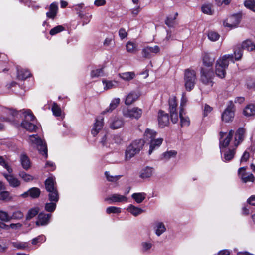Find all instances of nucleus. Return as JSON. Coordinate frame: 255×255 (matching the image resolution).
Wrapping results in <instances>:
<instances>
[{"label":"nucleus","mask_w":255,"mask_h":255,"mask_svg":"<svg viewBox=\"0 0 255 255\" xmlns=\"http://www.w3.org/2000/svg\"><path fill=\"white\" fill-rule=\"evenodd\" d=\"M24 217L23 213L20 210H16L13 212L10 216V220H20Z\"/></svg>","instance_id":"47"},{"label":"nucleus","mask_w":255,"mask_h":255,"mask_svg":"<svg viewBox=\"0 0 255 255\" xmlns=\"http://www.w3.org/2000/svg\"><path fill=\"white\" fill-rule=\"evenodd\" d=\"M183 114L184 112H179L181 126L182 127L188 126L190 124L189 119L187 117H184Z\"/></svg>","instance_id":"45"},{"label":"nucleus","mask_w":255,"mask_h":255,"mask_svg":"<svg viewBox=\"0 0 255 255\" xmlns=\"http://www.w3.org/2000/svg\"><path fill=\"white\" fill-rule=\"evenodd\" d=\"M122 113L125 118L137 120L141 117L142 114V110L138 107L125 108L123 110Z\"/></svg>","instance_id":"8"},{"label":"nucleus","mask_w":255,"mask_h":255,"mask_svg":"<svg viewBox=\"0 0 255 255\" xmlns=\"http://www.w3.org/2000/svg\"><path fill=\"white\" fill-rule=\"evenodd\" d=\"M119 35L121 39H123L127 36L128 33L125 29L121 28L119 31Z\"/></svg>","instance_id":"63"},{"label":"nucleus","mask_w":255,"mask_h":255,"mask_svg":"<svg viewBox=\"0 0 255 255\" xmlns=\"http://www.w3.org/2000/svg\"><path fill=\"white\" fill-rule=\"evenodd\" d=\"M0 165L5 168L9 173H12L13 170L12 168L9 166L6 162L5 160L2 156H0Z\"/></svg>","instance_id":"51"},{"label":"nucleus","mask_w":255,"mask_h":255,"mask_svg":"<svg viewBox=\"0 0 255 255\" xmlns=\"http://www.w3.org/2000/svg\"><path fill=\"white\" fill-rule=\"evenodd\" d=\"M45 186L48 193L49 200L57 202L59 200V194L56 187L55 179L52 177L48 178L45 181Z\"/></svg>","instance_id":"3"},{"label":"nucleus","mask_w":255,"mask_h":255,"mask_svg":"<svg viewBox=\"0 0 255 255\" xmlns=\"http://www.w3.org/2000/svg\"><path fill=\"white\" fill-rule=\"evenodd\" d=\"M64 29V27L62 25H58L52 29H51L50 31V34L51 35H54L62 31Z\"/></svg>","instance_id":"55"},{"label":"nucleus","mask_w":255,"mask_h":255,"mask_svg":"<svg viewBox=\"0 0 255 255\" xmlns=\"http://www.w3.org/2000/svg\"><path fill=\"white\" fill-rule=\"evenodd\" d=\"M212 111V108L207 104H205L203 108V115L204 117L207 116L209 113Z\"/></svg>","instance_id":"62"},{"label":"nucleus","mask_w":255,"mask_h":255,"mask_svg":"<svg viewBox=\"0 0 255 255\" xmlns=\"http://www.w3.org/2000/svg\"><path fill=\"white\" fill-rule=\"evenodd\" d=\"M140 96V93L138 91H131L126 97L125 104L130 105L136 101Z\"/></svg>","instance_id":"22"},{"label":"nucleus","mask_w":255,"mask_h":255,"mask_svg":"<svg viewBox=\"0 0 255 255\" xmlns=\"http://www.w3.org/2000/svg\"><path fill=\"white\" fill-rule=\"evenodd\" d=\"M102 82L104 85V89L106 90L115 88L116 85L118 84V82L115 80H103Z\"/></svg>","instance_id":"36"},{"label":"nucleus","mask_w":255,"mask_h":255,"mask_svg":"<svg viewBox=\"0 0 255 255\" xmlns=\"http://www.w3.org/2000/svg\"><path fill=\"white\" fill-rule=\"evenodd\" d=\"M56 203L54 201H51V202L46 203L45 205V210L50 212L54 211L56 207Z\"/></svg>","instance_id":"49"},{"label":"nucleus","mask_w":255,"mask_h":255,"mask_svg":"<svg viewBox=\"0 0 255 255\" xmlns=\"http://www.w3.org/2000/svg\"><path fill=\"white\" fill-rule=\"evenodd\" d=\"M219 35L216 32L210 31L208 34V38L212 41H216L219 38Z\"/></svg>","instance_id":"56"},{"label":"nucleus","mask_w":255,"mask_h":255,"mask_svg":"<svg viewBox=\"0 0 255 255\" xmlns=\"http://www.w3.org/2000/svg\"><path fill=\"white\" fill-rule=\"evenodd\" d=\"M39 212V209L38 207L31 208L28 210L26 216L27 220H29L38 214Z\"/></svg>","instance_id":"40"},{"label":"nucleus","mask_w":255,"mask_h":255,"mask_svg":"<svg viewBox=\"0 0 255 255\" xmlns=\"http://www.w3.org/2000/svg\"><path fill=\"white\" fill-rule=\"evenodd\" d=\"M154 229L157 236H160L166 231V227L163 223L156 222L154 223Z\"/></svg>","instance_id":"26"},{"label":"nucleus","mask_w":255,"mask_h":255,"mask_svg":"<svg viewBox=\"0 0 255 255\" xmlns=\"http://www.w3.org/2000/svg\"><path fill=\"white\" fill-rule=\"evenodd\" d=\"M242 51L243 49H242L241 46H238L236 48L234 52L235 59L236 60H239L241 58L243 55Z\"/></svg>","instance_id":"52"},{"label":"nucleus","mask_w":255,"mask_h":255,"mask_svg":"<svg viewBox=\"0 0 255 255\" xmlns=\"http://www.w3.org/2000/svg\"><path fill=\"white\" fill-rule=\"evenodd\" d=\"M12 244L13 247L17 249H25L28 246L26 243L15 242L12 243Z\"/></svg>","instance_id":"59"},{"label":"nucleus","mask_w":255,"mask_h":255,"mask_svg":"<svg viewBox=\"0 0 255 255\" xmlns=\"http://www.w3.org/2000/svg\"><path fill=\"white\" fill-rule=\"evenodd\" d=\"M160 50V47L157 45L153 47L147 46L142 49L141 53L144 58L149 59L159 53Z\"/></svg>","instance_id":"10"},{"label":"nucleus","mask_w":255,"mask_h":255,"mask_svg":"<svg viewBox=\"0 0 255 255\" xmlns=\"http://www.w3.org/2000/svg\"><path fill=\"white\" fill-rule=\"evenodd\" d=\"M105 175L107 180L109 182H116L122 177L121 175H112L109 171H106L105 172Z\"/></svg>","instance_id":"43"},{"label":"nucleus","mask_w":255,"mask_h":255,"mask_svg":"<svg viewBox=\"0 0 255 255\" xmlns=\"http://www.w3.org/2000/svg\"><path fill=\"white\" fill-rule=\"evenodd\" d=\"M30 76V73L29 71L24 69L19 70L17 68V79L24 80Z\"/></svg>","instance_id":"37"},{"label":"nucleus","mask_w":255,"mask_h":255,"mask_svg":"<svg viewBox=\"0 0 255 255\" xmlns=\"http://www.w3.org/2000/svg\"><path fill=\"white\" fill-rule=\"evenodd\" d=\"M127 51L131 53H135L138 51V45L133 42L128 41L126 44Z\"/></svg>","instance_id":"33"},{"label":"nucleus","mask_w":255,"mask_h":255,"mask_svg":"<svg viewBox=\"0 0 255 255\" xmlns=\"http://www.w3.org/2000/svg\"><path fill=\"white\" fill-rule=\"evenodd\" d=\"M146 194L144 192L133 193L131 197L138 204L141 203L146 198Z\"/></svg>","instance_id":"34"},{"label":"nucleus","mask_w":255,"mask_h":255,"mask_svg":"<svg viewBox=\"0 0 255 255\" xmlns=\"http://www.w3.org/2000/svg\"><path fill=\"white\" fill-rule=\"evenodd\" d=\"M153 171L152 168L147 167L141 171L140 176L142 178H149L152 176Z\"/></svg>","instance_id":"38"},{"label":"nucleus","mask_w":255,"mask_h":255,"mask_svg":"<svg viewBox=\"0 0 255 255\" xmlns=\"http://www.w3.org/2000/svg\"><path fill=\"white\" fill-rule=\"evenodd\" d=\"M170 117L173 123H176L178 121V114L176 110L170 111Z\"/></svg>","instance_id":"60"},{"label":"nucleus","mask_w":255,"mask_h":255,"mask_svg":"<svg viewBox=\"0 0 255 255\" xmlns=\"http://www.w3.org/2000/svg\"><path fill=\"white\" fill-rule=\"evenodd\" d=\"M169 111L176 110L177 106V99L176 97L172 96L169 99Z\"/></svg>","instance_id":"42"},{"label":"nucleus","mask_w":255,"mask_h":255,"mask_svg":"<svg viewBox=\"0 0 255 255\" xmlns=\"http://www.w3.org/2000/svg\"><path fill=\"white\" fill-rule=\"evenodd\" d=\"M245 167L240 168L238 170V174L243 183H246L249 182H254L255 177L253 174L246 172Z\"/></svg>","instance_id":"13"},{"label":"nucleus","mask_w":255,"mask_h":255,"mask_svg":"<svg viewBox=\"0 0 255 255\" xmlns=\"http://www.w3.org/2000/svg\"><path fill=\"white\" fill-rule=\"evenodd\" d=\"M118 76L122 79L126 81H129L135 77V74L134 72H126L119 73Z\"/></svg>","instance_id":"31"},{"label":"nucleus","mask_w":255,"mask_h":255,"mask_svg":"<svg viewBox=\"0 0 255 255\" xmlns=\"http://www.w3.org/2000/svg\"><path fill=\"white\" fill-rule=\"evenodd\" d=\"M144 142L141 139L135 140L127 147L125 152V159L129 160L142 149Z\"/></svg>","instance_id":"2"},{"label":"nucleus","mask_w":255,"mask_h":255,"mask_svg":"<svg viewBox=\"0 0 255 255\" xmlns=\"http://www.w3.org/2000/svg\"><path fill=\"white\" fill-rule=\"evenodd\" d=\"M121 212V209L119 207L115 206L109 207L106 209V213L107 214L111 213H120Z\"/></svg>","instance_id":"54"},{"label":"nucleus","mask_w":255,"mask_h":255,"mask_svg":"<svg viewBox=\"0 0 255 255\" xmlns=\"http://www.w3.org/2000/svg\"><path fill=\"white\" fill-rule=\"evenodd\" d=\"M242 49L248 51H255V45L251 40H247L242 42L241 46Z\"/></svg>","instance_id":"32"},{"label":"nucleus","mask_w":255,"mask_h":255,"mask_svg":"<svg viewBox=\"0 0 255 255\" xmlns=\"http://www.w3.org/2000/svg\"><path fill=\"white\" fill-rule=\"evenodd\" d=\"M58 3L56 2L52 3L49 7V11L46 12L47 18L54 19L58 13Z\"/></svg>","instance_id":"23"},{"label":"nucleus","mask_w":255,"mask_h":255,"mask_svg":"<svg viewBox=\"0 0 255 255\" xmlns=\"http://www.w3.org/2000/svg\"><path fill=\"white\" fill-rule=\"evenodd\" d=\"M236 148L234 146L231 145L230 148L223 149V151H221L222 156L223 160L225 162L229 161L232 160L235 154Z\"/></svg>","instance_id":"14"},{"label":"nucleus","mask_w":255,"mask_h":255,"mask_svg":"<svg viewBox=\"0 0 255 255\" xmlns=\"http://www.w3.org/2000/svg\"><path fill=\"white\" fill-rule=\"evenodd\" d=\"M158 119L159 125L161 128L168 126L169 123V118L168 114L163 111H159Z\"/></svg>","instance_id":"17"},{"label":"nucleus","mask_w":255,"mask_h":255,"mask_svg":"<svg viewBox=\"0 0 255 255\" xmlns=\"http://www.w3.org/2000/svg\"><path fill=\"white\" fill-rule=\"evenodd\" d=\"M45 240H46L45 237L44 235H40V236H39L38 237H37L36 238H34L32 240V244L33 245H36L38 242H41L42 243V242H43L45 241Z\"/></svg>","instance_id":"61"},{"label":"nucleus","mask_w":255,"mask_h":255,"mask_svg":"<svg viewBox=\"0 0 255 255\" xmlns=\"http://www.w3.org/2000/svg\"><path fill=\"white\" fill-rule=\"evenodd\" d=\"M234 133L233 130H230L228 134L226 132H220L219 146L221 151H223V149H225L229 145Z\"/></svg>","instance_id":"9"},{"label":"nucleus","mask_w":255,"mask_h":255,"mask_svg":"<svg viewBox=\"0 0 255 255\" xmlns=\"http://www.w3.org/2000/svg\"><path fill=\"white\" fill-rule=\"evenodd\" d=\"M104 76L103 68L92 70L90 73L92 78H98Z\"/></svg>","instance_id":"41"},{"label":"nucleus","mask_w":255,"mask_h":255,"mask_svg":"<svg viewBox=\"0 0 255 255\" xmlns=\"http://www.w3.org/2000/svg\"><path fill=\"white\" fill-rule=\"evenodd\" d=\"M163 141L162 138H157L150 141L148 153L150 155L154 150L158 149Z\"/></svg>","instance_id":"24"},{"label":"nucleus","mask_w":255,"mask_h":255,"mask_svg":"<svg viewBox=\"0 0 255 255\" xmlns=\"http://www.w3.org/2000/svg\"><path fill=\"white\" fill-rule=\"evenodd\" d=\"M177 154V152L175 150L168 151L163 153V158L165 159H169L170 158L175 157Z\"/></svg>","instance_id":"57"},{"label":"nucleus","mask_w":255,"mask_h":255,"mask_svg":"<svg viewBox=\"0 0 255 255\" xmlns=\"http://www.w3.org/2000/svg\"><path fill=\"white\" fill-rule=\"evenodd\" d=\"M120 99L119 98L114 99L111 102L109 108H107L105 111H104L102 113L104 114L107 112H111L113 110L118 107L120 104Z\"/></svg>","instance_id":"30"},{"label":"nucleus","mask_w":255,"mask_h":255,"mask_svg":"<svg viewBox=\"0 0 255 255\" xmlns=\"http://www.w3.org/2000/svg\"><path fill=\"white\" fill-rule=\"evenodd\" d=\"M52 110L53 112V114L55 116H59L61 115V108L58 106V105L54 103L52 106Z\"/></svg>","instance_id":"58"},{"label":"nucleus","mask_w":255,"mask_h":255,"mask_svg":"<svg viewBox=\"0 0 255 255\" xmlns=\"http://www.w3.org/2000/svg\"><path fill=\"white\" fill-rule=\"evenodd\" d=\"M188 102V98L186 95L185 93H183L182 94V97L181 98L180 104V112H184V107L186 106Z\"/></svg>","instance_id":"46"},{"label":"nucleus","mask_w":255,"mask_h":255,"mask_svg":"<svg viewBox=\"0 0 255 255\" xmlns=\"http://www.w3.org/2000/svg\"><path fill=\"white\" fill-rule=\"evenodd\" d=\"M29 195L32 198H36L39 196L40 190L39 188L33 187L29 190Z\"/></svg>","instance_id":"48"},{"label":"nucleus","mask_w":255,"mask_h":255,"mask_svg":"<svg viewBox=\"0 0 255 255\" xmlns=\"http://www.w3.org/2000/svg\"><path fill=\"white\" fill-rule=\"evenodd\" d=\"M201 10L204 14L212 15L213 13L212 5L210 4H205L203 5L201 7Z\"/></svg>","instance_id":"44"},{"label":"nucleus","mask_w":255,"mask_h":255,"mask_svg":"<svg viewBox=\"0 0 255 255\" xmlns=\"http://www.w3.org/2000/svg\"><path fill=\"white\" fill-rule=\"evenodd\" d=\"M200 79L201 82L206 85L212 87L213 84V79L214 76L212 68H202Z\"/></svg>","instance_id":"7"},{"label":"nucleus","mask_w":255,"mask_h":255,"mask_svg":"<svg viewBox=\"0 0 255 255\" xmlns=\"http://www.w3.org/2000/svg\"><path fill=\"white\" fill-rule=\"evenodd\" d=\"M104 123V118L101 117L97 118L95 123L94 124L93 128L91 130V133L95 136L99 133V131L102 128Z\"/></svg>","instance_id":"18"},{"label":"nucleus","mask_w":255,"mask_h":255,"mask_svg":"<svg viewBox=\"0 0 255 255\" xmlns=\"http://www.w3.org/2000/svg\"><path fill=\"white\" fill-rule=\"evenodd\" d=\"M243 114L246 117L255 115V106L253 104L248 105L243 110Z\"/></svg>","instance_id":"29"},{"label":"nucleus","mask_w":255,"mask_h":255,"mask_svg":"<svg viewBox=\"0 0 255 255\" xmlns=\"http://www.w3.org/2000/svg\"><path fill=\"white\" fill-rule=\"evenodd\" d=\"M51 217V214L40 213L38 216L37 220L36 221V225L37 226L47 225L49 223Z\"/></svg>","instance_id":"16"},{"label":"nucleus","mask_w":255,"mask_h":255,"mask_svg":"<svg viewBox=\"0 0 255 255\" xmlns=\"http://www.w3.org/2000/svg\"><path fill=\"white\" fill-rule=\"evenodd\" d=\"M105 201H110L112 202H122L126 203L128 201L127 197L125 195H122L119 194H113L110 197L105 198Z\"/></svg>","instance_id":"21"},{"label":"nucleus","mask_w":255,"mask_h":255,"mask_svg":"<svg viewBox=\"0 0 255 255\" xmlns=\"http://www.w3.org/2000/svg\"><path fill=\"white\" fill-rule=\"evenodd\" d=\"M245 6L255 12V1L253 0H247L244 2Z\"/></svg>","instance_id":"50"},{"label":"nucleus","mask_w":255,"mask_h":255,"mask_svg":"<svg viewBox=\"0 0 255 255\" xmlns=\"http://www.w3.org/2000/svg\"><path fill=\"white\" fill-rule=\"evenodd\" d=\"M9 196V193L7 191H2L0 193V200H6Z\"/></svg>","instance_id":"64"},{"label":"nucleus","mask_w":255,"mask_h":255,"mask_svg":"<svg viewBox=\"0 0 255 255\" xmlns=\"http://www.w3.org/2000/svg\"><path fill=\"white\" fill-rule=\"evenodd\" d=\"M29 143L37 146V149L40 154L47 157V148L46 144L37 135H31L29 136Z\"/></svg>","instance_id":"6"},{"label":"nucleus","mask_w":255,"mask_h":255,"mask_svg":"<svg viewBox=\"0 0 255 255\" xmlns=\"http://www.w3.org/2000/svg\"><path fill=\"white\" fill-rule=\"evenodd\" d=\"M124 121L122 118L114 117L110 120L109 127L112 129H117L123 127Z\"/></svg>","instance_id":"15"},{"label":"nucleus","mask_w":255,"mask_h":255,"mask_svg":"<svg viewBox=\"0 0 255 255\" xmlns=\"http://www.w3.org/2000/svg\"><path fill=\"white\" fill-rule=\"evenodd\" d=\"M202 60L205 66L203 68H212L215 58L211 57L209 53L205 52L203 55Z\"/></svg>","instance_id":"25"},{"label":"nucleus","mask_w":255,"mask_h":255,"mask_svg":"<svg viewBox=\"0 0 255 255\" xmlns=\"http://www.w3.org/2000/svg\"><path fill=\"white\" fill-rule=\"evenodd\" d=\"M234 117V106L231 102L228 106L222 115V119L225 122H229L232 121Z\"/></svg>","instance_id":"11"},{"label":"nucleus","mask_w":255,"mask_h":255,"mask_svg":"<svg viewBox=\"0 0 255 255\" xmlns=\"http://www.w3.org/2000/svg\"><path fill=\"white\" fill-rule=\"evenodd\" d=\"M229 60L234 62L232 54L224 55L217 60L215 64V74L218 77L221 78L225 77Z\"/></svg>","instance_id":"1"},{"label":"nucleus","mask_w":255,"mask_h":255,"mask_svg":"<svg viewBox=\"0 0 255 255\" xmlns=\"http://www.w3.org/2000/svg\"><path fill=\"white\" fill-rule=\"evenodd\" d=\"M20 161L23 168L26 170H28L31 167L30 159L25 154H21L20 157Z\"/></svg>","instance_id":"27"},{"label":"nucleus","mask_w":255,"mask_h":255,"mask_svg":"<svg viewBox=\"0 0 255 255\" xmlns=\"http://www.w3.org/2000/svg\"><path fill=\"white\" fill-rule=\"evenodd\" d=\"M0 220L2 221L8 222L10 221V216L7 212L0 210Z\"/></svg>","instance_id":"53"},{"label":"nucleus","mask_w":255,"mask_h":255,"mask_svg":"<svg viewBox=\"0 0 255 255\" xmlns=\"http://www.w3.org/2000/svg\"><path fill=\"white\" fill-rule=\"evenodd\" d=\"M156 135L157 132L155 131L150 129H147L144 134L145 139L150 141L155 139Z\"/></svg>","instance_id":"35"},{"label":"nucleus","mask_w":255,"mask_h":255,"mask_svg":"<svg viewBox=\"0 0 255 255\" xmlns=\"http://www.w3.org/2000/svg\"><path fill=\"white\" fill-rule=\"evenodd\" d=\"M245 129L240 128L236 131L235 135V140L233 143V146L236 148L242 142L244 137Z\"/></svg>","instance_id":"19"},{"label":"nucleus","mask_w":255,"mask_h":255,"mask_svg":"<svg viewBox=\"0 0 255 255\" xmlns=\"http://www.w3.org/2000/svg\"><path fill=\"white\" fill-rule=\"evenodd\" d=\"M184 85L187 91H191L196 84L197 78L194 70L186 69L184 73Z\"/></svg>","instance_id":"5"},{"label":"nucleus","mask_w":255,"mask_h":255,"mask_svg":"<svg viewBox=\"0 0 255 255\" xmlns=\"http://www.w3.org/2000/svg\"><path fill=\"white\" fill-rule=\"evenodd\" d=\"M240 16L239 15H233L228 17L226 20L224 21V25L225 27H229L230 29L236 27L240 21Z\"/></svg>","instance_id":"12"},{"label":"nucleus","mask_w":255,"mask_h":255,"mask_svg":"<svg viewBox=\"0 0 255 255\" xmlns=\"http://www.w3.org/2000/svg\"><path fill=\"white\" fill-rule=\"evenodd\" d=\"M23 111L25 120L22 122L21 127L29 132L35 131L38 128L37 127L34 123L29 122L34 120V116L30 110H23Z\"/></svg>","instance_id":"4"},{"label":"nucleus","mask_w":255,"mask_h":255,"mask_svg":"<svg viewBox=\"0 0 255 255\" xmlns=\"http://www.w3.org/2000/svg\"><path fill=\"white\" fill-rule=\"evenodd\" d=\"M18 176L20 178L23 180V181L26 182H30L34 180V177L32 175L27 174L23 171H20L19 172Z\"/></svg>","instance_id":"39"},{"label":"nucleus","mask_w":255,"mask_h":255,"mask_svg":"<svg viewBox=\"0 0 255 255\" xmlns=\"http://www.w3.org/2000/svg\"><path fill=\"white\" fill-rule=\"evenodd\" d=\"M3 175L6 179L10 186L13 188H17L21 185L20 181L18 178L14 177L11 173H10V174H4Z\"/></svg>","instance_id":"20"},{"label":"nucleus","mask_w":255,"mask_h":255,"mask_svg":"<svg viewBox=\"0 0 255 255\" xmlns=\"http://www.w3.org/2000/svg\"><path fill=\"white\" fill-rule=\"evenodd\" d=\"M127 210L134 216H137L144 211L142 209L136 207L132 204H130L128 206L127 208Z\"/></svg>","instance_id":"28"}]
</instances>
